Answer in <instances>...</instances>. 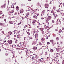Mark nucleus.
<instances>
[{"instance_id": "obj_1", "label": "nucleus", "mask_w": 64, "mask_h": 64, "mask_svg": "<svg viewBox=\"0 0 64 64\" xmlns=\"http://www.w3.org/2000/svg\"><path fill=\"white\" fill-rule=\"evenodd\" d=\"M26 55H27V56L28 55L29 56H30V58H31L32 57V60H34V58L36 57V56L35 54H33V55H34V56H32V55L30 54L31 52H29L28 50H27L26 51Z\"/></svg>"}, {"instance_id": "obj_2", "label": "nucleus", "mask_w": 64, "mask_h": 64, "mask_svg": "<svg viewBox=\"0 0 64 64\" xmlns=\"http://www.w3.org/2000/svg\"><path fill=\"white\" fill-rule=\"evenodd\" d=\"M9 23L11 24H12L14 23V24H13V26H14V28H15V26H16V25H15L16 23L15 22H14V21H10L9 22Z\"/></svg>"}, {"instance_id": "obj_3", "label": "nucleus", "mask_w": 64, "mask_h": 64, "mask_svg": "<svg viewBox=\"0 0 64 64\" xmlns=\"http://www.w3.org/2000/svg\"><path fill=\"white\" fill-rule=\"evenodd\" d=\"M64 10H60L59 11V10H58L57 12H60V14H62V16H64V14L63 12V11Z\"/></svg>"}, {"instance_id": "obj_4", "label": "nucleus", "mask_w": 64, "mask_h": 64, "mask_svg": "<svg viewBox=\"0 0 64 64\" xmlns=\"http://www.w3.org/2000/svg\"><path fill=\"white\" fill-rule=\"evenodd\" d=\"M52 19V17L51 16H48L46 18V21H49L50 20H51Z\"/></svg>"}, {"instance_id": "obj_5", "label": "nucleus", "mask_w": 64, "mask_h": 64, "mask_svg": "<svg viewBox=\"0 0 64 64\" xmlns=\"http://www.w3.org/2000/svg\"><path fill=\"white\" fill-rule=\"evenodd\" d=\"M44 6L46 8H48L49 7V4H44Z\"/></svg>"}, {"instance_id": "obj_6", "label": "nucleus", "mask_w": 64, "mask_h": 64, "mask_svg": "<svg viewBox=\"0 0 64 64\" xmlns=\"http://www.w3.org/2000/svg\"><path fill=\"white\" fill-rule=\"evenodd\" d=\"M12 40H8V42L9 44H11L12 43Z\"/></svg>"}, {"instance_id": "obj_7", "label": "nucleus", "mask_w": 64, "mask_h": 64, "mask_svg": "<svg viewBox=\"0 0 64 64\" xmlns=\"http://www.w3.org/2000/svg\"><path fill=\"white\" fill-rule=\"evenodd\" d=\"M41 40L42 42L44 43L45 42V39L44 38H42L41 39Z\"/></svg>"}, {"instance_id": "obj_8", "label": "nucleus", "mask_w": 64, "mask_h": 64, "mask_svg": "<svg viewBox=\"0 0 64 64\" xmlns=\"http://www.w3.org/2000/svg\"><path fill=\"white\" fill-rule=\"evenodd\" d=\"M26 16L27 17H29L30 16V14L29 12H28L26 13Z\"/></svg>"}, {"instance_id": "obj_9", "label": "nucleus", "mask_w": 64, "mask_h": 64, "mask_svg": "<svg viewBox=\"0 0 64 64\" xmlns=\"http://www.w3.org/2000/svg\"><path fill=\"white\" fill-rule=\"evenodd\" d=\"M30 29H29L28 28H27L25 29V30H26V32H27V31H28V32H29V31H30Z\"/></svg>"}, {"instance_id": "obj_10", "label": "nucleus", "mask_w": 64, "mask_h": 64, "mask_svg": "<svg viewBox=\"0 0 64 64\" xmlns=\"http://www.w3.org/2000/svg\"><path fill=\"white\" fill-rule=\"evenodd\" d=\"M2 35H3V34H4V35H8L7 34H4V31H2Z\"/></svg>"}, {"instance_id": "obj_11", "label": "nucleus", "mask_w": 64, "mask_h": 64, "mask_svg": "<svg viewBox=\"0 0 64 64\" xmlns=\"http://www.w3.org/2000/svg\"><path fill=\"white\" fill-rule=\"evenodd\" d=\"M37 6H40V7H41V6L40 5V4L39 2H38L37 4Z\"/></svg>"}, {"instance_id": "obj_12", "label": "nucleus", "mask_w": 64, "mask_h": 64, "mask_svg": "<svg viewBox=\"0 0 64 64\" xmlns=\"http://www.w3.org/2000/svg\"><path fill=\"white\" fill-rule=\"evenodd\" d=\"M24 12V10L23 9H22L20 11V13H23Z\"/></svg>"}, {"instance_id": "obj_13", "label": "nucleus", "mask_w": 64, "mask_h": 64, "mask_svg": "<svg viewBox=\"0 0 64 64\" xmlns=\"http://www.w3.org/2000/svg\"><path fill=\"white\" fill-rule=\"evenodd\" d=\"M16 10H17V11H18V10H19V6H17L16 7Z\"/></svg>"}, {"instance_id": "obj_14", "label": "nucleus", "mask_w": 64, "mask_h": 64, "mask_svg": "<svg viewBox=\"0 0 64 64\" xmlns=\"http://www.w3.org/2000/svg\"><path fill=\"white\" fill-rule=\"evenodd\" d=\"M51 12L53 14V15L54 16H55V14L54 13V10H52V11Z\"/></svg>"}, {"instance_id": "obj_15", "label": "nucleus", "mask_w": 64, "mask_h": 64, "mask_svg": "<svg viewBox=\"0 0 64 64\" xmlns=\"http://www.w3.org/2000/svg\"><path fill=\"white\" fill-rule=\"evenodd\" d=\"M34 18L35 19H37V16L36 15H35L34 16Z\"/></svg>"}, {"instance_id": "obj_16", "label": "nucleus", "mask_w": 64, "mask_h": 64, "mask_svg": "<svg viewBox=\"0 0 64 64\" xmlns=\"http://www.w3.org/2000/svg\"><path fill=\"white\" fill-rule=\"evenodd\" d=\"M62 3H60V5H59L58 6L59 7H60V6H62Z\"/></svg>"}, {"instance_id": "obj_17", "label": "nucleus", "mask_w": 64, "mask_h": 64, "mask_svg": "<svg viewBox=\"0 0 64 64\" xmlns=\"http://www.w3.org/2000/svg\"><path fill=\"white\" fill-rule=\"evenodd\" d=\"M32 24L34 25H35V21H33L32 22Z\"/></svg>"}, {"instance_id": "obj_18", "label": "nucleus", "mask_w": 64, "mask_h": 64, "mask_svg": "<svg viewBox=\"0 0 64 64\" xmlns=\"http://www.w3.org/2000/svg\"><path fill=\"white\" fill-rule=\"evenodd\" d=\"M40 16H42V17H44V14H43L42 12L40 14Z\"/></svg>"}, {"instance_id": "obj_19", "label": "nucleus", "mask_w": 64, "mask_h": 64, "mask_svg": "<svg viewBox=\"0 0 64 64\" xmlns=\"http://www.w3.org/2000/svg\"><path fill=\"white\" fill-rule=\"evenodd\" d=\"M42 13L43 14H44V13H45V10H43L42 12Z\"/></svg>"}, {"instance_id": "obj_20", "label": "nucleus", "mask_w": 64, "mask_h": 64, "mask_svg": "<svg viewBox=\"0 0 64 64\" xmlns=\"http://www.w3.org/2000/svg\"><path fill=\"white\" fill-rule=\"evenodd\" d=\"M50 42H51V43H53V42H54V40H50Z\"/></svg>"}, {"instance_id": "obj_21", "label": "nucleus", "mask_w": 64, "mask_h": 64, "mask_svg": "<svg viewBox=\"0 0 64 64\" xmlns=\"http://www.w3.org/2000/svg\"><path fill=\"white\" fill-rule=\"evenodd\" d=\"M40 31H43V30H44V28H40Z\"/></svg>"}, {"instance_id": "obj_22", "label": "nucleus", "mask_w": 64, "mask_h": 64, "mask_svg": "<svg viewBox=\"0 0 64 64\" xmlns=\"http://www.w3.org/2000/svg\"><path fill=\"white\" fill-rule=\"evenodd\" d=\"M50 51L51 52H53L54 50L53 49H50Z\"/></svg>"}, {"instance_id": "obj_23", "label": "nucleus", "mask_w": 64, "mask_h": 64, "mask_svg": "<svg viewBox=\"0 0 64 64\" xmlns=\"http://www.w3.org/2000/svg\"><path fill=\"white\" fill-rule=\"evenodd\" d=\"M8 33L9 34H10V35H11V34H12V32H8Z\"/></svg>"}, {"instance_id": "obj_24", "label": "nucleus", "mask_w": 64, "mask_h": 64, "mask_svg": "<svg viewBox=\"0 0 64 64\" xmlns=\"http://www.w3.org/2000/svg\"><path fill=\"white\" fill-rule=\"evenodd\" d=\"M3 14V12L2 11L0 10V15H1Z\"/></svg>"}, {"instance_id": "obj_25", "label": "nucleus", "mask_w": 64, "mask_h": 64, "mask_svg": "<svg viewBox=\"0 0 64 64\" xmlns=\"http://www.w3.org/2000/svg\"><path fill=\"white\" fill-rule=\"evenodd\" d=\"M5 5H6V4H5L4 5H3L2 7L3 8V7L5 8Z\"/></svg>"}, {"instance_id": "obj_26", "label": "nucleus", "mask_w": 64, "mask_h": 64, "mask_svg": "<svg viewBox=\"0 0 64 64\" xmlns=\"http://www.w3.org/2000/svg\"><path fill=\"white\" fill-rule=\"evenodd\" d=\"M11 13H13L14 12V11L13 10H11L10 12Z\"/></svg>"}, {"instance_id": "obj_27", "label": "nucleus", "mask_w": 64, "mask_h": 64, "mask_svg": "<svg viewBox=\"0 0 64 64\" xmlns=\"http://www.w3.org/2000/svg\"><path fill=\"white\" fill-rule=\"evenodd\" d=\"M26 34H28V36L30 35V32H26Z\"/></svg>"}, {"instance_id": "obj_28", "label": "nucleus", "mask_w": 64, "mask_h": 64, "mask_svg": "<svg viewBox=\"0 0 64 64\" xmlns=\"http://www.w3.org/2000/svg\"><path fill=\"white\" fill-rule=\"evenodd\" d=\"M50 60V58H48V57L47 58V61L49 60Z\"/></svg>"}, {"instance_id": "obj_29", "label": "nucleus", "mask_w": 64, "mask_h": 64, "mask_svg": "<svg viewBox=\"0 0 64 64\" xmlns=\"http://www.w3.org/2000/svg\"><path fill=\"white\" fill-rule=\"evenodd\" d=\"M15 43H18V40H16L15 41Z\"/></svg>"}, {"instance_id": "obj_30", "label": "nucleus", "mask_w": 64, "mask_h": 64, "mask_svg": "<svg viewBox=\"0 0 64 64\" xmlns=\"http://www.w3.org/2000/svg\"><path fill=\"white\" fill-rule=\"evenodd\" d=\"M8 13L9 15H11V12H8Z\"/></svg>"}, {"instance_id": "obj_31", "label": "nucleus", "mask_w": 64, "mask_h": 64, "mask_svg": "<svg viewBox=\"0 0 64 64\" xmlns=\"http://www.w3.org/2000/svg\"><path fill=\"white\" fill-rule=\"evenodd\" d=\"M48 21H47V20H46V23H47V24L48 25H49V22H48Z\"/></svg>"}, {"instance_id": "obj_32", "label": "nucleus", "mask_w": 64, "mask_h": 64, "mask_svg": "<svg viewBox=\"0 0 64 64\" xmlns=\"http://www.w3.org/2000/svg\"><path fill=\"white\" fill-rule=\"evenodd\" d=\"M59 33H61L62 32V30H59Z\"/></svg>"}, {"instance_id": "obj_33", "label": "nucleus", "mask_w": 64, "mask_h": 64, "mask_svg": "<svg viewBox=\"0 0 64 64\" xmlns=\"http://www.w3.org/2000/svg\"><path fill=\"white\" fill-rule=\"evenodd\" d=\"M54 22H55L54 21V20H52V23H54Z\"/></svg>"}, {"instance_id": "obj_34", "label": "nucleus", "mask_w": 64, "mask_h": 64, "mask_svg": "<svg viewBox=\"0 0 64 64\" xmlns=\"http://www.w3.org/2000/svg\"><path fill=\"white\" fill-rule=\"evenodd\" d=\"M21 24V22H20V23H18V25H19L20 24Z\"/></svg>"}, {"instance_id": "obj_35", "label": "nucleus", "mask_w": 64, "mask_h": 64, "mask_svg": "<svg viewBox=\"0 0 64 64\" xmlns=\"http://www.w3.org/2000/svg\"><path fill=\"white\" fill-rule=\"evenodd\" d=\"M34 33H36V30H35V28H34Z\"/></svg>"}, {"instance_id": "obj_36", "label": "nucleus", "mask_w": 64, "mask_h": 64, "mask_svg": "<svg viewBox=\"0 0 64 64\" xmlns=\"http://www.w3.org/2000/svg\"><path fill=\"white\" fill-rule=\"evenodd\" d=\"M37 48V47H35V48L34 49V50H36Z\"/></svg>"}, {"instance_id": "obj_37", "label": "nucleus", "mask_w": 64, "mask_h": 64, "mask_svg": "<svg viewBox=\"0 0 64 64\" xmlns=\"http://www.w3.org/2000/svg\"><path fill=\"white\" fill-rule=\"evenodd\" d=\"M60 21V20H59V19H58L57 20V22H59Z\"/></svg>"}, {"instance_id": "obj_38", "label": "nucleus", "mask_w": 64, "mask_h": 64, "mask_svg": "<svg viewBox=\"0 0 64 64\" xmlns=\"http://www.w3.org/2000/svg\"><path fill=\"white\" fill-rule=\"evenodd\" d=\"M44 27L45 29H46L47 28V26H46L45 25Z\"/></svg>"}, {"instance_id": "obj_39", "label": "nucleus", "mask_w": 64, "mask_h": 64, "mask_svg": "<svg viewBox=\"0 0 64 64\" xmlns=\"http://www.w3.org/2000/svg\"><path fill=\"white\" fill-rule=\"evenodd\" d=\"M50 44V43L49 42H47V44L48 45H49V44Z\"/></svg>"}, {"instance_id": "obj_40", "label": "nucleus", "mask_w": 64, "mask_h": 64, "mask_svg": "<svg viewBox=\"0 0 64 64\" xmlns=\"http://www.w3.org/2000/svg\"><path fill=\"white\" fill-rule=\"evenodd\" d=\"M29 38L30 39H33V38H32V37H30V38Z\"/></svg>"}, {"instance_id": "obj_41", "label": "nucleus", "mask_w": 64, "mask_h": 64, "mask_svg": "<svg viewBox=\"0 0 64 64\" xmlns=\"http://www.w3.org/2000/svg\"><path fill=\"white\" fill-rule=\"evenodd\" d=\"M56 55H60V54L59 53H57L56 54Z\"/></svg>"}, {"instance_id": "obj_42", "label": "nucleus", "mask_w": 64, "mask_h": 64, "mask_svg": "<svg viewBox=\"0 0 64 64\" xmlns=\"http://www.w3.org/2000/svg\"><path fill=\"white\" fill-rule=\"evenodd\" d=\"M35 37H36V36H38V34H37V33H36L35 34Z\"/></svg>"}, {"instance_id": "obj_43", "label": "nucleus", "mask_w": 64, "mask_h": 64, "mask_svg": "<svg viewBox=\"0 0 64 64\" xmlns=\"http://www.w3.org/2000/svg\"><path fill=\"white\" fill-rule=\"evenodd\" d=\"M64 52V50H61V53H62V52Z\"/></svg>"}, {"instance_id": "obj_44", "label": "nucleus", "mask_w": 64, "mask_h": 64, "mask_svg": "<svg viewBox=\"0 0 64 64\" xmlns=\"http://www.w3.org/2000/svg\"><path fill=\"white\" fill-rule=\"evenodd\" d=\"M46 32L48 31V30L47 29V28L46 29Z\"/></svg>"}, {"instance_id": "obj_45", "label": "nucleus", "mask_w": 64, "mask_h": 64, "mask_svg": "<svg viewBox=\"0 0 64 64\" xmlns=\"http://www.w3.org/2000/svg\"><path fill=\"white\" fill-rule=\"evenodd\" d=\"M54 16V18H56V17H57V14H56L55 16Z\"/></svg>"}, {"instance_id": "obj_46", "label": "nucleus", "mask_w": 64, "mask_h": 64, "mask_svg": "<svg viewBox=\"0 0 64 64\" xmlns=\"http://www.w3.org/2000/svg\"><path fill=\"white\" fill-rule=\"evenodd\" d=\"M0 25L1 26L3 25V24L2 23H0Z\"/></svg>"}, {"instance_id": "obj_47", "label": "nucleus", "mask_w": 64, "mask_h": 64, "mask_svg": "<svg viewBox=\"0 0 64 64\" xmlns=\"http://www.w3.org/2000/svg\"><path fill=\"white\" fill-rule=\"evenodd\" d=\"M56 39L57 40H59V38L58 37H57V38H56Z\"/></svg>"}, {"instance_id": "obj_48", "label": "nucleus", "mask_w": 64, "mask_h": 64, "mask_svg": "<svg viewBox=\"0 0 64 64\" xmlns=\"http://www.w3.org/2000/svg\"><path fill=\"white\" fill-rule=\"evenodd\" d=\"M35 44V42H34L32 43V45H33L34 44Z\"/></svg>"}, {"instance_id": "obj_49", "label": "nucleus", "mask_w": 64, "mask_h": 64, "mask_svg": "<svg viewBox=\"0 0 64 64\" xmlns=\"http://www.w3.org/2000/svg\"><path fill=\"white\" fill-rule=\"evenodd\" d=\"M17 36H18L17 38L19 39V37H20V36H19V35H18Z\"/></svg>"}, {"instance_id": "obj_50", "label": "nucleus", "mask_w": 64, "mask_h": 64, "mask_svg": "<svg viewBox=\"0 0 64 64\" xmlns=\"http://www.w3.org/2000/svg\"><path fill=\"white\" fill-rule=\"evenodd\" d=\"M42 34H44V33H45V32L44 31H42Z\"/></svg>"}, {"instance_id": "obj_51", "label": "nucleus", "mask_w": 64, "mask_h": 64, "mask_svg": "<svg viewBox=\"0 0 64 64\" xmlns=\"http://www.w3.org/2000/svg\"><path fill=\"white\" fill-rule=\"evenodd\" d=\"M6 56H7V55H8V54H7V53H6Z\"/></svg>"}, {"instance_id": "obj_52", "label": "nucleus", "mask_w": 64, "mask_h": 64, "mask_svg": "<svg viewBox=\"0 0 64 64\" xmlns=\"http://www.w3.org/2000/svg\"><path fill=\"white\" fill-rule=\"evenodd\" d=\"M4 21L5 22H6V20L5 19H4Z\"/></svg>"}, {"instance_id": "obj_53", "label": "nucleus", "mask_w": 64, "mask_h": 64, "mask_svg": "<svg viewBox=\"0 0 64 64\" xmlns=\"http://www.w3.org/2000/svg\"><path fill=\"white\" fill-rule=\"evenodd\" d=\"M52 1L50 2V4H52Z\"/></svg>"}, {"instance_id": "obj_54", "label": "nucleus", "mask_w": 64, "mask_h": 64, "mask_svg": "<svg viewBox=\"0 0 64 64\" xmlns=\"http://www.w3.org/2000/svg\"><path fill=\"white\" fill-rule=\"evenodd\" d=\"M16 36H16V35H14V37H16Z\"/></svg>"}, {"instance_id": "obj_55", "label": "nucleus", "mask_w": 64, "mask_h": 64, "mask_svg": "<svg viewBox=\"0 0 64 64\" xmlns=\"http://www.w3.org/2000/svg\"><path fill=\"white\" fill-rule=\"evenodd\" d=\"M8 34V35L6 34V35H8L7 36L8 37H9V36H10L9 34Z\"/></svg>"}, {"instance_id": "obj_56", "label": "nucleus", "mask_w": 64, "mask_h": 64, "mask_svg": "<svg viewBox=\"0 0 64 64\" xmlns=\"http://www.w3.org/2000/svg\"><path fill=\"white\" fill-rule=\"evenodd\" d=\"M37 15L38 16H39V14H37Z\"/></svg>"}, {"instance_id": "obj_57", "label": "nucleus", "mask_w": 64, "mask_h": 64, "mask_svg": "<svg viewBox=\"0 0 64 64\" xmlns=\"http://www.w3.org/2000/svg\"><path fill=\"white\" fill-rule=\"evenodd\" d=\"M41 19H42V20H43L44 19V18H41Z\"/></svg>"}, {"instance_id": "obj_58", "label": "nucleus", "mask_w": 64, "mask_h": 64, "mask_svg": "<svg viewBox=\"0 0 64 64\" xmlns=\"http://www.w3.org/2000/svg\"><path fill=\"white\" fill-rule=\"evenodd\" d=\"M28 28H31V26H30V27H29V26H28Z\"/></svg>"}, {"instance_id": "obj_59", "label": "nucleus", "mask_w": 64, "mask_h": 64, "mask_svg": "<svg viewBox=\"0 0 64 64\" xmlns=\"http://www.w3.org/2000/svg\"><path fill=\"white\" fill-rule=\"evenodd\" d=\"M56 50L57 51H59V50H58V48H57L56 49Z\"/></svg>"}, {"instance_id": "obj_60", "label": "nucleus", "mask_w": 64, "mask_h": 64, "mask_svg": "<svg viewBox=\"0 0 64 64\" xmlns=\"http://www.w3.org/2000/svg\"><path fill=\"white\" fill-rule=\"evenodd\" d=\"M4 14H3L2 15V16H3V18H4Z\"/></svg>"}, {"instance_id": "obj_61", "label": "nucleus", "mask_w": 64, "mask_h": 64, "mask_svg": "<svg viewBox=\"0 0 64 64\" xmlns=\"http://www.w3.org/2000/svg\"><path fill=\"white\" fill-rule=\"evenodd\" d=\"M17 46L18 47H20V46H19V44H18Z\"/></svg>"}, {"instance_id": "obj_62", "label": "nucleus", "mask_w": 64, "mask_h": 64, "mask_svg": "<svg viewBox=\"0 0 64 64\" xmlns=\"http://www.w3.org/2000/svg\"><path fill=\"white\" fill-rule=\"evenodd\" d=\"M35 48V47L34 46L33 48H32L33 49H34Z\"/></svg>"}, {"instance_id": "obj_63", "label": "nucleus", "mask_w": 64, "mask_h": 64, "mask_svg": "<svg viewBox=\"0 0 64 64\" xmlns=\"http://www.w3.org/2000/svg\"><path fill=\"white\" fill-rule=\"evenodd\" d=\"M17 12H15L14 14V15H17Z\"/></svg>"}, {"instance_id": "obj_64", "label": "nucleus", "mask_w": 64, "mask_h": 64, "mask_svg": "<svg viewBox=\"0 0 64 64\" xmlns=\"http://www.w3.org/2000/svg\"><path fill=\"white\" fill-rule=\"evenodd\" d=\"M64 28H62V30H64Z\"/></svg>"}]
</instances>
